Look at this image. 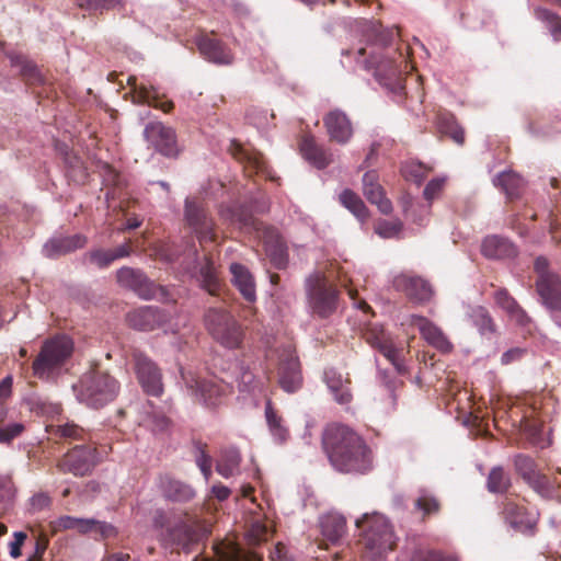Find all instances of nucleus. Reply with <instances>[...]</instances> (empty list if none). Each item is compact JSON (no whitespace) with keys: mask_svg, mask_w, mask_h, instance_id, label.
<instances>
[{"mask_svg":"<svg viewBox=\"0 0 561 561\" xmlns=\"http://www.w3.org/2000/svg\"><path fill=\"white\" fill-rule=\"evenodd\" d=\"M392 31H382L374 43L367 44L357 51L356 61L365 69L373 71L378 83L390 93L399 96L404 94V76L413 70L410 47L396 41Z\"/></svg>","mask_w":561,"mask_h":561,"instance_id":"1","label":"nucleus"},{"mask_svg":"<svg viewBox=\"0 0 561 561\" xmlns=\"http://www.w3.org/2000/svg\"><path fill=\"white\" fill-rule=\"evenodd\" d=\"M323 447L332 466L341 472L365 473L371 468V453L354 431L331 425L323 435Z\"/></svg>","mask_w":561,"mask_h":561,"instance_id":"2","label":"nucleus"},{"mask_svg":"<svg viewBox=\"0 0 561 561\" xmlns=\"http://www.w3.org/2000/svg\"><path fill=\"white\" fill-rule=\"evenodd\" d=\"M360 529L358 543L368 561H379L396 547V538L389 520L381 514H364L356 520Z\"/></svg>","mask_w":561,"mask_h":561,"instance_id":"3","label":"nucleus"},{"mask_svg":"<svg viewBox=\"0 0 561 561\" xmlns=\"http://www.w3.org/2000/svg\"><path fill=\"white\" fill-rule=\"evenodd\" d=\"M73 347L72 340L65 334L45 340L32 363L33 375L41 380H56L66 369Z\"/></svg>","mask_w":561,"mask_h":561,"instance_id":"4","label":"nucleus"},{"mask_svg":"<svg viewBox=\"0 0 561 561\" xmlns=\"http://www.w3.org/2000/svg\"><path fill=\"white\" fill-rule=\"evenodd\" d=\"M305 289L312 316L328 319L337 311L340 290L323 272L311 273L305 280Z\"/></svg>","mask_w":561,"mask_h":561,"instance_id":"5","label":"nucleus"},{"mask_svg":"<svg viewBox=\"0 0 561 561\" xmlns=\"http://www.w3.org/2000/svg\"><path fill=\"white\" fill-rule=\"evenodd\" d=\"M73 390L81 402L99 409L116 398L119 385L106 371L94 369L85 373L79 382L73 386Z\"/></svg>","mask_w":561,"mask_h":561,"instance_id":"6","label":"nucleus"},{"mask_svg":"<svg viewBox=\"0 0 561 561\" xmlns=\"http://www.w3.org/2000/svg\"><path fill=\"white\" fill-rule=\"evenodd\" d=\"M500 515L503 520L515 531L526 536H534L540 513L535 507H527L526 500L516 494H506L500 505Z\"/></svg>","mask_w":561,"mask_h":561,"instance_id":"7","label":"nucleus"},{"mask_svg":"<svg viewBox=\"0 0 561 561\" xmlns=\"http://www.w3.org/2000/svg\"><path fill=\"white\" fill-rule=\"evenodd\" d=\"M184 224L193 231L202 245L218 241V228L203 198L194 196L185 199Z\"/></svg>","mask_w":561,"mask_h":561,"instance_id":"8","label":"nucleus"},{"mask_svg":"<svg viewBox=\"0 0 561 561\" xmlns=\"http://www.w3.org/2000/svg\"><path fill=\"white\" fill-rule=\"evenodd\" d=\"M205 325L215 340L228 348H237L243 339L238 321L222 308H209L205 313Z\"/></svg>","mask_w":561,"mask_h":561,"instance_id":"9","label":"nucleus"},{"mask_svg":"<svg viewBox=\"0 0 561 561\" xmlns=\"http://www.w3.org/2000/svg\"><path fill=\"white\" fill-rule=\"evenodd\" d=\"M534 268L537 274L536 288L543 305L561 312V277L550 271L549 261L545 256L535 260Z\"/></svg>","mask_w":561,"mask_h":561,"instance_id":"10","label":"nucleus"},{"mask_svg":"<svg viewBox=\"0 0 561 561\" xmlns=\"http://www.w3.org/2000/svg\"><path fill=\"white\" fill-rule=\"evenodd\" d=\"M130 359L142 390L152 397L163 393L162 373L159 366L142 351L133 350Z\"/></svg>","mask_w":561,"mask_h":561,"instance_id":"11","label":"nucleus"},{"mask_svg":"<svg viewBox=\"0 0 561 561\" xmlns=\"http://www.w3.org/2000/svg\"><path fill=\"white\" fill-rule=\"evenodd\" d=\"M99 462L98 449L92 445H77L67 451L57 462L61 473L76 477L90 474Z\"/></svg>","mask_w":561,"mask_h":561,"instance_id":"12","label":"nucleus"},{"mask_svg":"<svg viewBox=\"0 0 561 561\" xmlns=\"http://www.w3.org/2000/svg\"><path fill=\"white\" fill-rule=\"evenodd\" d=\"M116 279L121 287L134 291L139 298L145 300L153 298L164 299L167 295L164 287L156 285L138 268L124 266L117 271Z\"/></svg>","mask_w":561,"mask_h":561,"instance_id":"13","label":"nucleus"},{"mask_svg":"<svg viewBox=\"0 0 561 561\" xmlns=\"http://www.w3.org/2000/svg\"><path fill=\"white\" fill-rule=\"evenodd\" d=\"M182 378L186 388L198 402L209 408L221 403L227 386L219 382L215 377L201 378L193 373H182Z\"/></svg>","mask_w":561,"mask_h":561,"instance_id":"14","label":"nucleus"},{"mask_svg":"<svg viewBox=\"0 0 561 561\" xmlns=\"http://www.w3.org/2000/svg\"><path fill=\"white\" fill-rule=\"evenodd\" d=\"M277 376L279 387L288 393L298 391L302 386L300 363L290 345L279 351Z\"/></svg>","mask_w":561,"mask_h":561,"instance_id":"15","label":"nucleus"},{"mask_svg":"<svg viewBox=\"0 0 561 561\" xmlns=\"http://www.w3.org/2000/svg\"><path fill=\"white\" fill-rule=\"evenodd\" d=\"M128 327L137 331L150 332L162 328L169 321V314L153 306H144L126 313Z\"/></svg>","mask_w":561,"mask_h":561,"instance_id":"16","label":"nucleus"},{"mask_svg":"<svg viewBox=\"0 0 561 561\" xmlns=\"http://www.w3.org/2000/svg\"><path fill=\"white\" fill-rule=\"evenodd\" d=\"M365 341L378 350L398 371L403 369L402 351L396 347L389 334L379 325H371L364 332Z\"/></svg>","mask_w":561,"mask_h":561,"instance_id":"17","label":"nucleus"},{"mask_svg":"<svg viewBox=\"0 0 561 561\" xmlns=\"http://www.w3.org/2000/svg\"><path fill=\"white\" fill-rule=\"evenodd\" d=\"M393 287L416 304H425L434 296L432 285L424 278L410 274H400L393 279Z\"/></svg>","mask_w":561,"mask_h":561,"instance_id":"18","label":"nucleus"},{"mask_svg":"<svg viewBox=\"0 0 561 561\" xmlns=\"http://www.w3.org/2000/svg\"><path fill=\"white\" fill-rule=\"evenodd\" d=\"M145 136L154 149L165 157H175L179 152L175 130L161 122L146 126Z\"/></svg>","mask_w":561,"mask_h":561,"instance_id":"19","label":"nucleus"},{"mask_svg":"<svg viewBox=\"0 0 561 561\" xmlns=\"http://www.w3.org/2000/svg\"><path fill=\"white\" fill-rule=\"evenodd\" d=\"M127 84L131 88L134 103L147 104L161 110L163 113H170L173 111L174 103L171 100L165 99L164 94L159 93L153 85L145 82L138 83L135 76L128 77Z\"/></svg>","mask_w":561,"mask_h":561,"instance_id":"20","label":"nucleus"},{"mask_svg":"<svg viewBox=\"0 0 561 561\" xmlns=\"http://www.w3.org/2000/svg\"><path fill=\"white\" fill-rule=\"evenodd\" d=\"M196 45L202 56L217 65H230L233 55L227 45L211 33H201L196 37Z\"/></svg>","mask_w":561,"mask_h":561,"instance_id":"21","label":"nucleus"},{"mask_svg":"<svg viewBox=\"0 0 561 561\" xmlns=\"http://www.w3.org/2000/svg\"><path fill=\"white\" fill-rule=\"evenodd\" d=\"M323 125L331 141L345 145L353 136V125L343 111L334 108L323 117Z\"/></svg>","mask_w":561,"mask_h":561,"instance_id":"22","label":"nucleus"},{"mask_svg":"<svg viewBox=\"0 0 561 561\" xmlns=\"http://www.w3.org/2000/svg\"><path fill=\"white\" fill-rule=\"evenodd\" d=\"M231 154L244 167L248 176L267 172V165L263 154L254 149H248L233 140L230 145Z\"/></svg>","mask_w":561,"mask_h":561,"instance_id":"23","label":"nucleus"},{"mask_svg":"<svg viewBox=\"0 0 561 561\" xmlns=\"http://www.w3.org/2000/svg\"><path fill=\"white\" fill-rule=\"evenodd\" d=\"M410 324L417 328L422 337L437 350L443 352H449L451 350V343L447 340L442 330L425 317L413 314L410 318Z\"/></svg>","mask_w":561,"mask_h":561,"instance_id":"24","label":"nucleus"},{"mask_svg":"<svg viewBox=\"0 0 561 561\" xmlns=\"http://www.w3.org/2000/svg\"><path fill=\"white\" fill-rule=\"evenodd\" d=\"M363 193L371 204L377 205L382 214H389L392 210V204L385 196V191L379 183V175L376 171H367L364 174Z\"/></svg>","mask_w":561,"mask_h":561,"instance_id":"25","label":"nucleus"},{"mask_svg":"<svg viewBox=\"0 0 561 561\" xmlns=\"http://www.w3.org/2000/svg\"><path fill=\"white\" fill-rule=\"evenodd\" d=\"M301 156L317 169H324L332 162V154L318 145L311 134H305L299 140Z\"/></svg>","mask_w":561,"mask_h":561,"instance_id":"26","label":"nucleus"},{"mask_svg":"<svg viewBox=\"0 0 561 561\" xmlns=\"http://www.w3.org/2000/svg\"><path fill=\"white\" fill-rule=\"evenodd\" d=\"M203 534L204 529L198 522H184L170 530V538L178 547L188 549L201 540Z\"/></svg>","mask_w":561,"mask_h":561,"instance_id":"27","label":"nucleus"},{"mask_svg":"<svg viewBox=\"0 0 561 561\" xmlns=\"http://www.w3.org/2000/svg\"><path fill=\"white\" fill-rule=\"evenodd\" d=\"M263 245L266 255L276 268H284L287 264V253L284 242L278 233L271 228L264 230Z\"/></svg>","mask_w":561,"mask_h":561,"instance_id":"28","label":"nucleus"},{"mask_svg":"<svg viewBox=\"0 0 561 561\" xmlns=\"http://www.w3.org/2000/svg\"><path fill=\"white\" fill-rule=\"evenodd\" d=\"M160 488L163 495L173 502H188L195 496L194 489L169 474L160 477Z\"/></svg>","mask_w":561,"mask_h":561,"instance_id":"29","label":"nucleus"},{"mask_svg":"<svg viewBox=\"0 0 561 561\" xmlns=\"http://www.w3.org/2000/svg\"><path fill=\"white\" fill-rule=\"evenodd\" d=\"M232 275L231 282L238 288L242 297L248 302H253L256 299L255 282L251 272L242 264L232 263L230 265Z\"/></svg>","mask_w":561,"mask_h":561,"instance_id":"30","label":"nucleus"},{"mask_svg":"<svg viewBox=\"0 0 561 561\" xmlns=\"http://www.w3.org/2000/svg\"><path fill=\"white\" fill-rule=\"evenodd\" d=\"M87 238L82 234L54 238L45 244L44 251L48 257H58L83 248Z\"/></svg>","mask_w":561,"mask_h":561,"instance_id":"31","label":"nucleus"},{"mask_svg":"<svg viewBox=\"0 0 561 561\" xmlns=\"http://www.w3.org/2000/svg\"><path fill=\"white\" fill-rule=\"evenodd\" d=\"M482 254L489 259H506L516 255L515 245L504 237L490 236L486 237L481 247Z\"/></svg>","mask_w":561,"mask_h":561,"instance_id":"32","label":"nucleus"},{"mask_svg":"<svg viewBox=\"0 0 561 561\" xmlns=\"http://www.w3.org/2000/svg\"><path fill=\"white\" fill-rule=\"evenodd\" d=\"M321 534L330 543H337L346 533V519L339 513H329L320 519Z\"/></svg>","mask_w":561,"mask_h":561,"instance_id":"33","label":"nucleus"},{"mask_svg":"<svg viewBox=\"0 0 561 561\" xmlns=\"http://www.w3.org/2000/svg\"><path fill=\"white\" fill-rule=\"evenodd\" d=\"M11 66L19 70L24 82L31 87L44 85L46 79L38 67L22 55L9 56Z\"/></svg>","mask_w":561,"mask_h":561,"instance_id":"34","label":"nucleus"},{"mask_svg":"<svg viewBox=\"0 0 561 561\" xmlns=\"http://www.w3.org/2000/svg\"><path fill=\"white\" fill-rule=\"evenodd\" d=\"M493 184L504 192L508 201L519 198L525 186L523 178L514 171L501 172L494 178Z\"/></svg>","mask_w":561,"mask_h":561,"instance_id":"35","label":"nucleus"},{"mask_svg":"<svg viewBox=\"0 0 561 561\" xmlns=\"http://www.w3.org/2000/svg\"><path fill=\"white\" fill-rule=\"evenodd\" d=\"M220 218L230 225L238 226L240 229L253 228L257 231L261 230V222L256 221L254 217L244 208H232L221 206L219 209Z\"/></svg>","mask_w":561,"mask_h":561,"instance_id":"36","label":"nucleus"},{"mask_svg":"<svg viewBox=\"0 0 561 561\" xmlns=\"http://www.w3.org/2000/svg\"><path fill=\"white\" fill-rule=\"evenodd\" d=\"M325 382L329 389L334 394V399L340 404H347L352 401L351 392V380L348 378L343 379L340 374L334 370L325 373Z\"/></svg>","mask_w":561,"mask_h":561,"instance_id":"37","label":"nucleus"},{"mask_svg":"<svg viewBox=\"0 0 561 561\" xmlns=\"http://www.w3.org/2000/svg\"><path fill=\"white\" fill-rule=\"evenodd\" d=\"M541 497L550 499L556 490L561 489V479L549 478L539 470L526 482Z\"/></svg>","mask_w":561,"mask_h":561,"instance_id":"38","label":"nucleus"},{"mask_svg":"<svg viewBox=\"0 0 561 561\" xmlns=\"http://www.w3.org/2000/svg\"><path fill=\"white\" fill-rule=\"evenodd\" d=\"M49 433L55 437L72 443L76 440L89 439V433L80 425L72 421H67L62 424L50 425Z\"/></svg>","mask_w":561,"mask_h":561,"instance_id":"39","label":"nucleus"},{"mask_svg":"<svg viewBox=\"0 0 561 561\" xmlns=\"http://www.w3.org/2000/svg\"><path fill=\"white\" fill-rule=\"evenodd\" d=\"M265 417L273 437L279 443L286 442L289 436L288 428L284 425L282 415L274 409L271 400H267L265 404Z\"/></svg>","mask_w":561,"mask_h":561,"instance_id":"40","label":"nucleus"},{"mask_svg":"<svg viewBox=\"0 0 561 561\" xmlns=\"http://www.w3.org/2000/svg\"><path fill=\"white\" fill-rule=\"evenodd\" d=\"M204 259L205 263L199 270L202 287L211 296H219L221 289V282L217 276L211 260L207 256H205Z\"/></svg>","mask_w":561,"mask_h":561,"instance_id":"41","label":"nucleus"},{"mask_svg":"<svg viewBox=\"0 0 561 561\" xmlns=\"http://www.w3.org/2000/svg\"><path fill=\"white\" fill-rule=\"evenodd\" d=\"M534 15L546 25L554 41H561V16L559 14L543 7H536Z\"/></svg>","mask_w":561,"mask_h":561,"instance_id":"42","label":"nucleus"},{"mask_svg":"<svg viewBox=\"0 0 561 561\" xmlns=\"http://www.w3.org/2000/svg\"><path fill=\"white\" fill-rule=\"evenodd\" d=\"M341 204L347 208L358 220L365 221L369 214L362 198L352 190H344L340 194Z\"/></svg>","mask_w":561,"mask_h":561,"instance_id":"43","label":"nucleus"},{"mask_svg":"<svg viewBox=\"0 0 561 561\" xmlns=\"http://www.w3.org/2000/svg\"><path fill=\"white\" fill-rule=\"evenodd\" d=\"M414 507L417 511H421L423 514V519L431 515H436L440 511V502L436 495L432 492L422 489L419 491V495L414 501Z\"/></svg>","mask_w":561,"mask_h":561,"instance_id":"44","label":"nucleus"},{"mask_svg":"<svg viewBox=\"0 0 561 561\" xmlns=\"http://www.w3.org/2000/svg\"><path fill=\"white\" fill-rule=\"evenodd\" d=\"M511 486V477L502 467L490 470L486 479V489L491 493H505Z\"/></svg>","mask_w":561,"mask_h":561,"instance_id":"45","label":"nucleus"},{"mask_svg":"<svg viewBox=\"0 0 561 561\" xmlns=\"http://www.w3.org/2000/svg\"><path fill=\"white\" fill-rule=\"evenodd\" d=\"M438 128L442 134L450 137L456 144H465V131L455 121L454 116H440L438 119Z\"/></svg>","mask_w":561,"mask_h":561,"instance_id":"46","label":"nucleus"},{"mask_svg":"<svg viewBox=\"0 0 561 561\" xmlns=\"http://www.w3.org/2000/svg\"><path fill=\"white\" fill-rule=\"evenodd\" d=\"M95 519H82L71 516H61L55 523V529L67 530L77 529L80 533L92 531Z\"/></svg>","mask_w":561,"mask_h":561,"instance_id":"47","label":"nucleus"},{"mask_svg":"<svg viewBox=\"0 0 561 561\" xmlns=\"http://www.w3.org/2000/svg\"><path fill=\"white\" fill-rule=\"evenodd\" d=\"M240 455L236 449L225 451L222 458L216 465V471L224 478L233 476L240 465Z\"/></svg>","mask_w":561,"mask_h":561,"instance_id":"48","label":"nucleus"},{"mask_svg":"<svg viewBox=\"0 0 561 561\" xmlns=\"http://www.w3.org/2000/svg\"><path fill=\"white\" fill-rule=\"evenodd\" d=\"M67 176L77 184H84L88 180L89 173L80 158L76 156H67Z\"/></svg>","mask_w":561,"mask_h":561,"instance_id":"49","label":"nucleus"},{"mask_svg":"<svg viewBox=\"0 0 561 561\" xmlns=\"http://www.w3.org/2000/svg\"><path fill=\"white\" fill-rule=\"evenodd\" d=\"M470 318L481 334H491L495 332V324L489 311L483 307H477L471 310Z\"/></svg>","mask_w":561,"mask_h":561,"instance_id":"50","label":"nucleus"},{"mask_svg":"<svg viewBox=\"0 0 561 561\" xmlns=\"http://www.w3.org/2000/svg\"><path fill=\"white\" fill-rule=\"evenodd\" d=\"M514 467L525 482L538 471L536 461L530 456L524 454L515 456Z\"/></svg>","mask_w":561,"mask_h":561,"instance_id":"51","label":"nucleus"},{"mask_svg":"<svg viewBox=\"0 0 561 561\" xmlns=\"http://www.w3.org/2000/svg\"><path fill=\"white\" fill-rule=\"evenodd\" d=\"M271 535L268 527L262 520H254L247 534L248 542L251 546H257L267 541Z\"/></svg>","mask_w":561,"mask_h":561,"instance_id":"52","label":"nucleus"},{"mask_svg":"<svg viewBox=\"0 0 561 561\" xmlns=\"http://www.w3.org/2000/svg\"><path fill=\"white\" fill-rule=\"evenodd\" d=\"M403 224L399 219H381L375 225V232L382 238H396L402 231Z\"/></svg>","mask_w":561,"mask_h":561,"instance_id":"53","label":"nucleus"},{"mask_svg":"<svg viewBox=\"0 0 561 561\" xmlns=\"http://www.w3.org/2000/svg\"><path fill=\"white\" fill-rule=\"evenodd\" d=\"M77 4L85 10L103 11L123 8L124 0H77Z\"/></svg>","mask_w":561,"mask_h":561,"instance_id":"54","label":"nucleus"},{"mask_svg":"<svg viewBox=\"0 0 561 561\" xmlns=\"http://www.w3.org/2000/svg\"><path fill=\"white\" fill-rule=\"evenodd\" d=\"M87 260L99 268H105L113 262V255L111 250H93L85 254Z\"/></svg>","mask_w":561,"mask_h":561,"instance_id":"55","label":"nucleus"},{"mask_svg":"<svg viewBox=\"0 0 561 561\" xmlns=\"http://www.w3.org/2000/svg\"><path fill=\"white\" fill-rule=\"evenodd\" d=\"M494 299L496 304L508 314L518 306L517 301L510 295L505 288L495 291Z\"/></svg>","mask_w":561,"mask_h":561,"instance_id":"56","label":"nucleus"},{"mask_svg":"<svg viewBox=\"0 0 561 561\" xmlns=\"http://www.w3.org/2000/svg\"><path fill=\"white\" fill-rule=\"evenodd\" d=\"M195 462L197 467L211 463V457L208 454L207 444L201 440L193 442Z\"/></svg>","mask_w":561,"mask_h":561,"instance_id":"57","label":"nucleus"},{"mask_svg":"<svg viewBox=\"0 0 561 561\" xmlns=\"http://www.w3.org/2000/svg\"><path fill=\"white\" fill-rule=\"evenodd\" d=\"M51 499L47 493L39 492L34 494L30 500V506L32 512H41L50 506Z\"/></svg>","mask_w":561,"mask_h":561,"instance_id":"58","label":"nucleus"},{"mask_svg":"<svg viewBox=\"0 0 561 561\" xmlns=\"http://www.w3.org/2000/svg\"><path fill=\"white\" fill-rule=\"evenodd\" d=\"M413 561H458L455 557L444 556L437 551H420Z\"/></svg>","mask_w":561,"mask_h":561,"instance_id":"59","label":"nucleus"},{"mask_svg":"<svg viewBox=\"0 0 561 561\" xmlns=\"http://www.w3.org/2000/svg\"><path fill=\"white\" fill-rule=\"evenodd\" d=\"M25 427L22 423H12L8 424L5 427H2V443H10L15 437H19Z\"/></svg>","mask_w":561,"mask_h":561,"instance_id":"60","label":"nucleus"},{"mask_svg":"<svg viewBox=\"0 0 561 561\" xmlns=\"http://www.w3.org/2000/svg\"><path fill=\"white\" fill-rule=\"evenodd\" d=\"M444 184H445L444 179H433V180H431L426 184V186L424 188V197L427 201L434 199L440 193V191L443 190Z\"/></svg>","mask_w":561,"mask_h":561,"instance_id":"61","label":"nucleus"},{"mask_svg":"<svg viewBox=\"0 0 561 561\" xmlns=\"http://www.w3.org/2000/svg\"><path fill=\"white\" fill-rule=\"evenodd\" d=\"M26 538L27 535L24 531L14 533V540L9 545L11 557L18 558L21 556V547L23 546Z\"/></svg>","mask_w":561,"mask_h":561,"instance_id":"62","label":"nucleus"},{"mask_svg":"<svg viewBox=\"0 0 561 561\" xmlns=\"http://www.w3.org/2000/svg\"><path fill=\"white\" fill-rule=\"evenodd\" d=\"M549 232L552 240L561 245V219H559L552 213L550 214Z\"/></svg>","mask_w":561,"mask_h":561,"instance_id":"63","label":"nucleus"},{"mask_svg":"<svg viewBox=\"0 0 561 561\" xmlns=\"http://www.w3.org/2000/svg\"><path fill=\"white\" fill-rule=\"evenodd\" d=\"M2 501L7 499L8 502H13L16 495V488L10 477H2Z\"/></svg>","mask_w":561,"mask_h":561,"instance_id":"64","label":"nucleus"}]
</instances>
